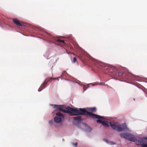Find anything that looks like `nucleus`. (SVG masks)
Segmentation results:
<instances>
[{"instance_id": "f257e3e1", "label": "nucleus", "mask_w": 147, "mask_h": 147, "mask_svg": "<svg viewBox=\"0 0 147 147\" xmlns=\"http://www.w3.org/2000/svg\"><path fill=\"white\" fill-rule=\"evenodd\" d=\"M52 106L53 108L55 109H58L59 111L66 113L69 114L70 116H76L79 115H85L93 119H98L96 120L97 122L101 123L104 126L107 127L109 126L108 124L100 120H104L103 117L86 111L85 109L72 108L69 106H67L66 108H65L66 109L65 110L62 108L63 107V105H52Z\"/></svg>"}, {"instance_id": "f03ea898", "label": "nucleus", "mask_w": 147, "mask_h": 147, "mask_svg": "<svg viewBox=\"0 0 147 147\" xmlns=\"http://www.w3.org/2000/svg\"><path fill=\"white\" fill-rule=\"evenodd\" d=\"M110 125L113 129L118 132L129 131L125 123L120 124L118 123L113 122L110 123Z\"/></svg>"}, {"instance_id": "7ed1b4c3", "label": "nucleus", "mask_w": 147, "mask_h": 147, "mask_svg": "<svg viewBox=\"0 0 147 147\" xmlns=\"http://www.w3.org/2000/svg\"><path fill=\"white\" fill-rule=\"evenodd\" d=\"M58 79V78H48L45 80L44 82L41 85L40 88L38 89V91H41L42 89L45 88L48 82L50 81H51L52 80H55Z\"/></svg>"}, {"instance_id": "20e7f679", "label": "nucleus", "mask_w": 147, "mask_h": 147, "mask_svg": "<svg viewBox=\"0 0 147 147\" xmlns=\"http://www.w3.org/2000/svg\"><path fill=\"white\" fill-rule=\"evenodd\" d=\"M56 117L54 118V121L55 122L59 123L61 121L62 119L64 118V116L60 112L56 113Z\"/></svg>"}, {"instance_id": "39448f33", "label": "nucleus", "mask_w": 147, "mask_h": 147, "mask_svg": "<svg viewBox=\"0 0 147 147\" xmlns=\"http://www.w3.org/2000/svg\"><path fill=\"white\" fill-rule=\"evenodd\" d=\"M145 139L147 140V137L140 139L138 142L140 143L143 147H147V142Z\"/></svg>"}, {"instance_id": "423d86ee", "label": "nucleus", "mask_w": 147, "mask_h": 147, "mask_svg": "<svg viewBox=\"0 0 147 147\" xmlns=\"http://www.w3.org/2000/svg\"><path fill=\"white\" fill-rule=\"evenodd\" d=\"M131 134L128 133H122L120 134V136L129 140Z\"/></svg>"}, {"instance_id": "0eeeda50", "label": "nucleus", "mask_w": 147, "mask_h": 147, "mask_svg": "<svg viewBox=\"0 0 147 147\" xmlns=\"http://www.w3.org/2000/svg\"><path fill=\"white\" fill-rule=\"evenodd\" d=\"M12 20L15 24L18 26H23L24 24L22 22H20V21L18 19L14 18Z\"/></svg>"}, {"instance_id": "6e6552de", "label": "nucleus", "mask_w": 147, "mask_h": 147, "mask_svg": "<svg viewBox=\"0 0 147 147\" xmlns=\"http://www.w3.org/2000/svg\"><path fill=\"white\" fill-rule=\"evenodd\" d=\"M95 65L99 68L104 67V64L103 63L97 61Z\"/></svg>"}, {"instance_id": "1a4fd4ad", "label": "nucleus", "mask_w": 147, "mask_h": 147, "mask_svg": "<svg viewBox=\"0 0 147 147\" xmlns=\"http://www.w3.org/2000/svg\"><path fill=\"white\" fill-rule=\"evenodd\" d=\"M129 140L132 142H137V140L136 138H135L134 136L132 134L131 135V136L130 137Z\"/></svg>"}, {"instance_id": "9d476101", "label": "nucleus", "mask_w": 147, "mask_h": 147, "mask_svg": "<svg viewBox=\"0 0 147 147\" xmlns=\"http://www.w3.org/2000/svg\"><path fill=\"white\" fill-rule=\"evenodd\" d=\"M73 119L75 121H80L81 120V117L80 116L74 117L73 118Z\"/></svg>"}, {"instance_id": "9b49d317", "label": "nucleus", "mask_w": 147, "mask_h": 147, "mask_svg": "<svg viewBox=\"0 0 147 147\" xmlns=\"http://www.w3.org/2000/svg\"><path fill=\"white\" fill-rule=\"evenodd\" d=\"M56 41L57 42H59L60 43L62 44V45H65V41L63 40H61L60 39H58Z\"/></svg>"}, {"instance_id": "f8f14e48", "label": "nucleus", "mask_w": 147, "mask_h": 147, "mask_svg": "<svg viewBox=\"0 0 147 147\" xmlns=\"http://www.w3.org/2000/svg\"><path fill=\"white\" fill-rule=\"evenodd\" d=\"M89 111L91 112H94L96 111V108L95 107L91 108L89 109Z\"/></svg>"}, {"instance_id": "ddd939ff", "label": "nucleus", "mask_w": 147, "mask_h": 147, "mask_svg": "<svg viewBox=\"0 0 147 147\" xmlns=\"http://www.w3.org/2000/svg\"><path fill=\"white\" fill-rule=\"evenodd\" d=\"M77 61V59H76V58L75 57H74L73 59V63H74L75 62H76Z\"/></svg>"}, {"instance_id": "4468645a", "label": "nucleus", "mask_w": 147, "mask_h": 147, "mask_svg": "<svg viewBox=\"0 0 147 147\" xmlns=\"http://www.w3.org/2000/svg\"><path fill=\"white\" fill-rule=\"evenodd\" d=\"M77 143H72V144L75 147H76V146H77Z\"/></svg>"}, {"instance_id": "2eb2a0df", "label": "nucleus", "mask_w": 147, "mask_h": 147, "mask_svg": "<svg viewBox=\"0 0 147 147\" xmlns=\"http://www.w3.org/2000/svg\"><path fill=\"white\" fill-rule=\"evenodd\" d=\"M119 76H122L123 75V73H119Z\"/></svg>"}, {"instance_id": "dca6fc26", "label": "nucleus", "mask_w": 147, "mask_h": 147, "mask_svg": "<svg viewBox=\"0 0 147 147\" xmlns=\"http://www.w3.org/2000/svg\"><path fill=\"white\" fill-rule=\"evenodd\" d=\"M111 143L112 144H115V143L114 142H111Z\"/></svg>"}, {"instance_id": "f3484780", "label": "nucleus", "mask_w": 147, "mask_h": 147, "mask_svg": "<svg viewBox=\"0 0 147 147\" xmlns=\"http://www.w3.org/2000/svg\"><path fill=\"white\" fill-rule=\"evenodd\" d=\"M78 58L80 59V60H82L81 59V57L80 56H78Z\"/></svg>"}, {"instance_id": "a211bd4d", "label": "nucleus", "mask_w": 147, "mask_h": 147, "mask_svg": "<svg viewBox=\"0 0 147 147\" xmlns=\"http://www.w3.org/2000/svg\"><path fill=\"white\" fill-rule=\"evenodd\" d=\"M103 83H101V85H103Z\"/></svg>"}, {"instance_id": "6ab92c4d", "label": "nucleus", "mask_w": 147, "mask_h": 147, "mask_svg": "<svg viewBox=\"0 0 147 147\" xmlns=\"http://www.w3.org/2000/svg\"><path fill=\"white\" fill-rule=\"evenodd\" d=\"M85 90H86V89L84 90V91H85Z\"/></svg>"}]
</instances>
